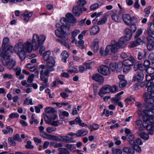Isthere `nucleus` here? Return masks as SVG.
I'll return each mask as SVG.
<instances>
[{"label": "nucleus", "instance_id": "nucleus-1", "mask_svg": "<svg viewBox=\"0 0 154 154\" xmlns=\"http://www.w3.org/2000/svg\"><path fill=\"white\" fill-rule=\"evenodd\" d=\"M46 38V37L43 35H41L39 36L37 34H34L32 39V44L28 41L26 42L24 44L21 42L17 43L14 47V51L17 54L20 59L23 60L25 58V52H31L32 48L34 50H37L44 42Z\"/></svg>", "mask_w": 154, "mask_h": 154}, {"label": "nucleus", "instance_id": "nucleus-2", "mask_svg": "<svg viewBox=\"0 0 154 154\" xmlns=\"http://www.w3.org/2000/svg\"><path fill=\"white\" fill-rule=\"evenodd\" d=\"M132 32L130 29H126L125 30V35L121 37L118 42L115 40H112L110 45L106 46L105 51L101 47L100 51V54L105 56L117 52L125 43L131 39L132 37Z\"/></svg>", "mask_w": 154, "mask_h": 154}, {"label": "nucleus", "instance_id": "nucleus-3", "mask_svg": "<svg viewBox=\"0 0 154 154\" xmlns=\"http://www.w3.org/2000/svg\"><path fill=\"white\" fill-rule=\"evenodd\" d=\"M66 17L67 20L64 17L62 18L60 22L62 25L60 26V33L65 35L66 34L67 31L69 30L70 27L73 26L72 24L76 23V20L73 16L70 13H68L66 15Z\"/></svg>", "mask_w": 154, "mask_h": 154}, {"label": "nucleus", "instance_id": "nucleus-4", "mask_svg": "<svg viewBox=\"0 0 154 154\" xmlns=\"http://www.w3.org/2000/svg\"><path fill=\"white\" fill-rule=\"evenodd\" d=\"M55 35L58 37L60 38L61 39H57L56 41L59 42L61 43L64 45L68 49H70L71 47L70 45H69L65 41L68 39V38L65 35L60 33V31L58 30H56L55 31Z\"/></svg>", "mask_w": 154, "mask_h": 154}, {"label": "nucleus", "instance_id": "nucleus-5", "mask_svg": "<svg viewBox=\"0 0 154 154\" xmlns=\"http://www.w3.org/2000/svg\"><path fill=\"white\" fill-rule=\"evenodd\" d=\"M122 18L125 23L128 26H130L133 22L134 23L137 22V18L134 17H131L128 14H123Z\"/></svg>", "mask_w": 154, "mask_h": 154}, {"label": "nucleus", "instance_id": "nucleus-6", "mask_svg": "<svg viewBox=\"0 0 154 154\" xmlns=\"http://www.w3.org/2000/svg\"><path fill=\"white\" fill-rule=\"evenodd\" d=\"M150 64V62L148 60H144L143 65L142 64L136 63L134 65V70L135 71H136L138 69L141 70H145L146 69V68L149 66Z\"/></svg>", "mask_w": 154, "mask_h": 154}, {"label": "nucleus", "instance_id": "nucleus-7", "mask_svg": "<svg viewBox=\"0 0 154 154\" xmlns=\"http://www.w3.org/2000/svg\"><path fill=\"white\" fill-rule=\"evenodd\" d=\"M2 49V51L1 54V57L3 58H6V60L9 59L10 57V54L12 53L13 47L10 46Z\"/></svg>", "mask_w": 154, "mask_h": 154}, {"label": "nucleus", "instance_id": "nucleus-8", "mask_svg": "<svg viewBox=\"0 0 154 154\" xmlns=\"http://www.w3.org/2000/svg\"><path fill=\"white\" fill-rule=\"evenodd\" d=\"M138 69L137 71V74L134 75L133 78V80L134 81H137L138 82H142L144 77V74L143 71Z\"/></svg>", "mask_w": 154, "mask_h": 154}, {"label": "nucleus", "instance_id": "nucleus-9", "mask_svg": "<svg viewBox=\"0 0 154 154\" xmlns=\"http://www.w3.org/2000/svg\"><path fill=\"white\" fill-rule=\"evenodd\" d=\"M135 105L138 109L139 111L138 112V114L139 115H143L144 114L146 115L148 113V112L151 111L149 109L148 110L145 109L143 105L139 102H136Z\"/></svg>", "mask_w": 154, "mask_h": 154}, {"label": "nucleus", "instance_id": "nucleus-10", "mask_svg": "<svg viewBox=\"0 0 154 154\" xmlns=\"http://www.w3.org/2000/svg\"><path fill=\"white\" fill-rule=\"evenodd\" d=\"M147 48L149 51H152L154 49V38L149 36L147 38Z\"/></svg>", "mask_w": 154, "mask_h": 154}, {"label": "nucleus", "instance_id": "nucleus-11", "mask_svg": "<svg viewBox=\"0 0 154 154\" xmlns=\"http://www.w3.org/2000/svg\"><path fill=\"white\" fill-rule=\"evenodd\" d=\"M129 58L123 61L122 63V65H126L132 66L135 62V59L134 57L131 55L129 56Z\"/></svg>", "mask_w": 154, "mask_h": 154}, {"label": "nucleus", "instance_id": "nucleus-12", "mask_svg": "<svg viewBox=\"0 0 154 154\" xmlns=\"http://www.w3.org/2000/svg\"><path fill=\"white\" fill-rule=\"evenodd\" d=\"M98 72L103 75H108L110 74V70L108 66H102L98 69Z\"/></svg>", "mask_w": 154, "mask_h": 154}, {"label": "nucleus", "instance_id": "nucleus-13", "mask_svg": "<svg viewBox=\"0 0 154 154\" xmlns=\"http://www.w3.org/2000/svg\"><path fill=\"white\" fill-rule=\"evenodd\" d=\"M5 63H4V61L2 62V63L4 65L7 66V68L8 69H12L15 66V61L12 59H7L5 60Z\"/></svg>", "mask_w": 154, "mask_h": 154}, {"label": "nucleus", "instance_id": "nucleus-14", "mask_svg": "<svg viewBox=\"0 0 154 154\" xmlns=\"http://www.w3.org/2000/svg\"><path fill=\"white\" fill-rule=\"evenodd\" d=\"M109 89V85L104 86L99 91L98 95L101 97H103V94L109 93L110 92Z\"/></svg>", "mask_w": 154, "mask_h": 154}, {"label": "nucleus", "instance_id": "nucleus-15", "mask_svg": "<svg viewBox=\"0 0 154 154\" xmlns=\"http://www.w3.org/2000/svg\"><path fill=\"white\" fill-rule=\"evenodd\" d=\"M55 62L53 57H50V60H48L47 62V69H50V71H52L54 70L53 67L54 66Z\"/></svg>", "mask_w": 154, "mask_h": 154}, {"label": "nucleus", "instance_id": "nucleus-16", "mask_svg": "<svg viewBox=\"0 0 154 154\" xmlns=\"http://www.w3.org/2000/svg\"><path fill=\"white\" fill-rule=\"evenodd\" d=\"M92 79L102 84L104 82V79L103 77L99 74H94L92 76Z\"/></svg>", "mask_w": 154, "mask_h": 154}, {"label": "nucleus", "instance_id": "nucleus-17", "mask_svg": "<svg viewBox=\"0 0 154 154\" xmlns=\"http://www.w3.org/2000/svg\"><path fill=\"white\" fill-rule=\"evenodd\" d=\"M54 148H58V150L59 151L58 154H69V152L67 149L65 148H61V145H52Z\"/></svg>", "mask_w": 154, "mask_h": 154}, {"label": "nucleus", "instance_id": "nucleus-18", "mask_svg": "<svg viewBox=\"0 0 154 154\" xmlns=\"http://www.w3.org/2000/svg\"><path fill=\"white\" fill-rule=\"evenodd\" d=\"M143 120L144 122L146 123L149 122L151 123H154V116L145 115L143 117Z\"/></svg>", "mask_w": 154, "mask_h": 154}, {"label": "nucleus", "instance_id": "nucleus-19", "mask_svg": "<svg viewBox=\"0 0 154 154\" xmlns=\"http://www.w3.org/2000/svg\"><path fill=\"white\" fill-rule=\"evenodd\" d=\"M60 139V141L67 143H73L76 141L72 137H69L67 136H61Z\"/></svg>", "mask_w": 154, "mask_h": 154}, {"label": "nucleus", "instance_id": "nucleus-20", "mask_svg": "<svg viewBox=\"0 0 154 154\" xmlns=\"http://www.w3.org/2000/svg\"><path fill=\"white\" fill-rule=\"evenodd\" d=\"M99 41L97 39H95L92 43L91 45V48L95 52H97L99 50Z\"/></svg>", "mask_w": 154, "mask_h": 154}, {"label": "nucleus", "instance_id": "nucleus-21", "mask_svg": "<svg viewBox=\"0 0 154 154\" xmlns=\"http://www.w3.org/2000/svg\"><path fill=\"white\" fill-rule=\"evenodd\" d=\"M81 9V7L77 6H74L72 9L73 13L75 16H79L82 13Z\"/></svg>", "mask_w": 154, "mask_h": 154}, {"label": "nucleus", "instance_id": "nucleus-22", "mask_svg": "<svg viewBox=\"0 0 154 154\" xmlns=\"http://www.w3.org/2000/svg\"><path fill=\"white\" fill-rule=\"evenodd\" d=\"M32 15V13L28 12L27 11H25L24 14L21 16L22 19L25 21L26 22L29 20L30 17Z\"/></svg>", "mask_w": 154, "mask_h": 154}, {"label": "nucleus", "instance_id": "nucleus-23", "mask_svg": "<svg viewBox=\"0 0 154 154\" xmlns=\"http://www.w3.org/2000/svg\"><path fill=\"white\" fill-rule=\"evenodd\" d=\"M124 152L128 154H134L135 151L133 146L124 147L123 149Z\"/></svg>", "mask_w": 154, "mask_h": 154}, {"label": "nucleus", "instance_id": "nucleus-24", "mask_svg": "<svg viewBox=\"0 0 154 154\" xmlns=\"http://www.w3.org/2000/svg\"><path fill=\"white\" fill-rule=\"evenodd\" d=\"M124 92L122 91L116 94L115 97H112L111 99L112 102L113 103H117L118 101H120L121 99L120 95L123 94Z\"/></svg>", "mask_w": 154, "mask_h": 154}, {"label": "nucleus", "instance_id": "nucleus-25", "mask_svg": "<svg viewBox=\"0 0 154 154\" xmlns=\"http://www.w3.org/2000/svg\"><path fill=\"white\" fill-rule=\"evenodd\" d=\"M88 131L85 129H82L78 130L76 132V136L80 137L84 136L87 134Z\"/></svg>", "mask_w": 154, "mask_h": 154}, {"label": "nucleus", "instance_id": "nucleus-26", "mask_svg": "<svg viewBox=\"0 0 154 154\" xmlns=\"http://www.w3.org/2000/svg\"><path fill=\"white\" fill-rule=\"evenodd\" d=\"M9 43V39L8 37L4 38L3 39L2 46V49H4L10 46L8 45Z\"/></svg>", "mask_w": 154, "mask_h": 154}, {"label": "nucleus", "instance_id": "nucleus-27", "mask_svg": "<svg viewBox=\"0 0 154 154\" xmlns=\"http://www.w3.org/2000/svg\"><path fill=\"white\" fill-rule=\"evenodd\" d=\"M149 28L148 29L147 32L149 35L154 34V23H150L148 25Z\"/></svg>", "mask_w": 154, "mask_h": 154}, {"label": "nucleus", "instance_id": "nucleus-28", "mask_svg": "<svg viewBox=\"0 0 154 154\" xmlns=\"http://www.w3.org/2000/svg\"><path fill=\"white\" fill-rule=\"evenodd\" d=\"M110 14L111 18L113 20L117 22H119L120 21V18L119 15L116 14L115 11H111Z\"/></svg>", "mask_w": 154, "mask_h": 154}, {"label": "nucleus", "instance_id": "nucleus-29", "mask_svg": "<svg viewBox=\"0 0 154 154\" xmlns=\"http://www.w3.org/2000/svg\"><path fill=\"white\" fill-rule=\"evenodd\" d=\"M100 29L97 26H93L90 30V34L91 35H95L99 32Z\"/></svg>", "mask_w": 154, "mask_h": 154}, {"label": "nucleus", "instance_id": "nucleus-30", "mask_svg": "<svg viewBox=\"0 0 154 154\" xmlns=\"http://www.w3.org/2000/svg\"><path fill=\"white\" fill-rule=\"evenodd\" d=\"M61 60L62 62L64 63L66 62V59L69 56V54L66 51H63L61 54Z\"/></svg>", "mask_w": 154, "mask_h": 154}, {"label": "nucleus", "instance_id": "nucleus-31", "mask_svg": "<svg viewBox=\"0 0 154 154\" xmlns=\"http://www.w3.org/2000/svg\"><path fill=\"white\" fill-rule=\"evenodd\" d=\"M146 56V52H139L137 55V59L140 60H144Z\"/></svg>", "mask_w": 154, "mask_h": 154}, {"label": "nucleus", "instance_id": "nucleus-32", "mask_svg": "<svg viewBox=\"0 0 154 154\" xmlns=\"http://www.w3.org/2000/svg\"><path fill=\"white\" fill-rule=\"evenodd\" d=\"M51 54V52L50 51H48L42 54L44 60L45 61H47L50 60L49 57Z\"/></svg>", "mask_w": 154, "mask_h": 154}, {"label": "nucleus", "instance_id": "nucleus-33", "mask_svg": "<svg viewBox=\"0 0 154 154\" xmlns=\"http://www.w3.org/2000/svg\"><path fill=\"white\" fill-rule=\"evenodd\" d=\"M42 71L40 72V78L41 80L45 83L46 84L48 82V77L43 75Z\"/></svg>", "mask_w": 154, "mask_h": 154}, {"label": "nucleus", "instance_id": "nucleus-34", "mask_svg": "<svg viewBox=\"0 0 154 154\" xmlns=\"http://www.w3.org/2000/svg\"><path fill=\"white\" fill-rule=\"evenodd\" d=\"M56 111L54 108L50 107L46 108L45 110V113H50L51 114L54 113Z\"/></svg>", "mask_w": 154, "mask_h": 154}, {"label": "nucleus", "instance_id": "nucleus-35", "mask_svg": "<svg viewBox=\"0 0 154 154\" xmlns=\"http://www.w3.org/2000/svg\"><path fill=\"white\" fill-rule=\"evenodd\" d=\"M138 134H139L140 137L142 139L144 140H147L149 138V135L146 133L143 132H138Z\"/></svg>", "mask_w": 154, "mask_h": 154}, {"label": "nucleus", "instance_id": "nucleus-36", "mask_svg": "<svg viewBox=\"0 0 154 154\" xmlns=\"http://www.w3.org/2000/svg\"><path fill=\"white\" fill-rule=\"evenodd\" d=\"M6 130H2V131L4 134H12L13 133V130L12 128L7 127H6Z\"/></svg>", "mask_w": 154, "mask_h": 154}, {"label": "nucleus", "instance_id": "nucleus-37", "mask_svg": "<svg viewBox=\"0 0 154 154\" xmlns=\"http://www.w3.org/2000/svg\"><path fill=\"white\" fill-rule=\"evenodd\" d=\"M143 126L144 128H145L148 131H154V125L152 124H148L145 126L143 123Z\"/></svg>", "mask_w": 154, "mask_h": 154}, {"label": "nucleus", "instance_id": "nucleus-38", "mask_svg": "<svg viewBox=\"0 0 154 154\" xmlns=\"http://www.w3.org/2000/svg\"><path fill=\"white\" fill-rule=\"evenodd\" d=\"M23 103L25 105H32L33 104L34 102H33L32 99H29V97H27L24 101Z\"/></svg>", "mask_w": 154, "mask_h": 154}, {"label": "nucleus", "instance_id": "nucleus-39", "mask_svg": "<svg viewBox=\"0 0 154 154\" xmlns=\"http://www.w3.org/2000/svg\"><path fill=\"white\" fill-rule=\"evenodd\" d=\"M130 144H142V142L141 140L139 138L137 139L136 140H131L130 142Z\"/></svg>", "mask_w": 154, "mask_h": 154}, {"label": "nucleus", "instance_id": "nucleus-40", "mask_svg": "<svg viewBox=\"0 0 154 154\" xmlns=\"http://www.w3.org/2000/svg\"><path fill=\"white\" fill-rule=\"evenodd\" d=\"M127 84V82L125 80H120L119 84V86L121 88L125 87Z\"/></svg>", "mask_w": 154, "mask_h": 154}, {"label": "nucleus", "instance_id": "nucleus-41", "mask_svg": "<svg viewBox=\"0 0 154 154\" xmlns=\"http://www.w3.org/2000/svg\"><path fill=\"white\" fill-rule=\"evenodd\" d=\"M61 136H55L51 135L49 140H54L57 141H60Z\"/></svg>", "mask_w": 154, "mask_h": 154}, {"label": "nucleus", "instance_id": "nucleus-42", "mask_svg": "<svg viewBox=\"0 0 154 154\" xmlns=\"http://www.w3.org/2000/svg\"><path fill=\"white\" fill-rule=\"evenodd\" d=\"M40 135L44 138L48 139L49 140V138L51 136V135L47 134L44 131L41 132L40 133Z\"/></svg>", "mask_w": 154, "mask_h": 154}, {"label": "nucleus", "instance_id": "nucleus-43", "mask_svg": "<svg viewBox=\"0 0 154 154\" xmlns=\"http://www.w3.org/2000/svg\"><path fill=\"white\" fill-rule=\"evenodd\" d=\"M60 122L61 121L60 120L53 121V122L51 121L50 125H52L55 127H57L59 125H61L62 124V123Z\"/></svg>", "mask_w": 154, "mask_h": 154}, {"label": "nucleus", "instance_id": "nucleus-44", "mask_svg": "<svg viewBox=\"0 0 154 154\" xmlns=\"http://www.w3.org/2000/svg\"><path fill=\"white\" fill-rule=\"evenodd\" d=\"M3 78L5 79H10L12 78V75L11 74L5 73L2 74Z\"/></svg>", "mask_w": 154, "mask_h": 154}, {"label": "nucleus", "instance_id": "nucleus-45", "mask_svg": "<svg viewBox=\"0 0 154 154\" xmlns=\"http://www.w3.org/2000/svg\"><path fill=\"white\" fill-rule=\"evenodd\" d=\"M56 128L53 127H49L46 129L47 132L49 133H51L53 132H54L56 131Z\"/></svg>", "mask_w": 154, "mask_h": 154}, {"label": "nucleus", "instance_id": "nucleus-46", "mask_svg": "<svg viewBox=\"0 0 154 154\" xmlns=\"http://www.w3.org/2000/svg\"><path fill=\"white\" fill-rule=\"evenodd\" d=\"M107 20V18L106 17H103L98 21L97 24L98 25H102L105 23Z\"/></svg>", "mask_w": 154, "mask_h": 154}, {"label": "nucleus", "instance_id": "nucleus-47", "mask_svg": "<svg viewBox=\"0 0 154 154\" xmlns=\"http://www.w3.org/2000/svg\"><path fill=\"white\" fill-rule=\"evenodd\" d=\"M122 150L119 149H112V154H122Z\"/></svg>", "mask_w": 154, "mask_h": 154}, {"label": "nucleus", "instance_id": "nucleus-48", "mask_svg": "<svg viewBox=\"0 0 154 154\" xmlns=\"http://www.w3.org/2000/svg\"><path fill=\"white\" fill-rule=\"evenodd\" d=\"M113 112L112 111H109L106 109H104L103 114H105L106 117H108L110 115H113Z\"/></svg>", "mask_w": 154, "mask_h": 154}, {"label": "nucleus", "instance_id": "nucleus-49", "mask_svg": "<svg viewBox=\"0 0 154 154\" xmlns=\"http://www.w3.org/2000/svg\"><path fill=\"white\" fill-rule=\"evenodd\" d=\"M86 4V2L85 0H79L77 2L78 6L81 7Z\"/></svg>", "mask_w": 154, "mask_h": 154}, {"label": "nucleus", "instance_id": "nucleus-50", "mask_svg": "<svg viewBox=\"0 0 154 154\" xmlns=\"http://www.w3.org/2000/svg\"><path fill=\"white\" fill-rule=\"evenodd\" d=\"M146 72L149 74H153L154 73V68L151 67H149L146 69Z\"/></svg>", "mask_w": 154, "mask_h": 154}, {"label": "nucleus", "instance_id": "nucleus-51", "mask_svg": "<svg viewBox=\"0 0 154 154\" xmlns=\"http://www.w3.org/2000/svg\"><path fill=\"white\" fill-rule=\"evenodd\" d=\"M109 88L110 92L115 93L118 90V87L116 85H113L112 87L109 86Z\"/></svg>", "mask_w": 154, "mask_h": 154}, {"label": "nucleus", "instance_id": "nucleus-52", "mask_svg": "<svg viewBox=\"0 0 154 154\" xmlns=\"http://www.w3.org/2000/svg\"><path fill=\"white\" fill-rule=\"evenodd\" d=\"M19 115L17 113L13 112L10 115L9 119L10 120L14 118H18L19 117Z\"/></svg>", "mask_w": 154, "mask_h": 154}, {"label": "nucleus", "instance_id": "nucleus-53", "mask_svg": "<svg viewBox=\"0 0 154 154\" xmlns=\"http://www.w3.org/2000/svg\"><path fill=\"white\" fill-rule=\"evenodd\" d=\"M122 67L123 68V72H126L127 71L130 70L131 68V66H128L127 65H122Z\"/></svg>", "mask_w": 154, "mask_h": 154}, {"label": "nucleus", "instance_id": "nucleus-54", "mask_svg": "<svg viewBox=\"0 0 154 154\" xmlns=\"http://www.w3.org/2000/svg\"><path fill=\"white\" fill-rule=\"evenodd\" d=\"M43 106L41 104H39L35 107V112L37 113H39L40 112V109L43 108Z\"/></svg>", "mask_w": 154, "mask_h": 154}, {"label": "nucleus", "instance_id": "nucleus-55", "mask_svg": "<svg viewBox=\"0 0 154 154\" xmlns=\"http://www.w3.org/2000/svg\"><path fill=\"white\" fill-rule=\"evenodd\" d=\"M80 32L79 30L78 29H75L71 33L72 38H75V37Z\"/></svg>", "mask_w": 154, "mask_h": 154}, {"label": "nucleus", "instance_id": "nucleus-56", "mask_svg": "<svg viewBox=\"0 0 154 154\" xmlns=\"http://www.w3.org/2000/svg\"><path fill=\"white\" fill-rule=\"evenodd\" d=\"M134 40L138 45H140L143 42V40L140 37H134Z\"/></svg>", "mask_w": 154, "mask_h": 154}, {"label": "nucleus", "instance_id": "nucleus-57", "mask_svg": "<svg viewBox=\"0 0 154 154\" xmlns=\"http://www.w3.org/2000/svg\"><path fill=\"white\" fill-rule=\"evenodd\" d=\"M109 67L110 69L112 71L114 72L116 70V65L115 63H111L110 64Z\"/></svg>", "mask_w": 154, "mask_h": 154}, {"label": "nucleus", "instance_id": "nucleus-58", "mask_svg": "<svg viewBox=\"0 0 154 154\" xmlns=\"http://www.w3.org/2000/svg\"><path fill=\"white\" fill-rule=\"evenodd\" d=\"M34 78V75L33 74H32L30 75L28 78L27 82L29 83H31L32 82Z\"/></svg>", "mask_w": 154, "mask_h": 154}, {"label": "nucleus", "instance_id": "nucleus-59", "mask_svg": "<svg viewBox=\"0 0 154 154\" xmlns=\"http://www.w3.org/2000/svg\"><path fill=\"white\" fill-rule=\"evenodd\" d=\"M146 81L147 82L149 81H152L154 80V75L151 76L150 75H146Z\"/></svg>", "mask_w": 154, "mask_h": 154}, {"label": "nucleus", "instance_id": "nucleus-60", "mask_svg": "<svg viewBox=\"0 0 154 154\" xmlns=\"http://www.w3.org/2000/svg\"><path fill=\"white\" fill-rule=\"evenodd\" d=\"M136 23H134L133 22L131 25L130 28L132 32H134L136 30L137 28L135 25Z\"/></svg>", "mask_w": 154, "mask_h": 154}, {"label": "nucleus", "instance_id": "nucleus-61", "mask_svg": "<svg viewBox=\"0 0 154 154\" xmlns=\"http://www.w3.org/2000/svg\"><path fill=\"white\" fill-rule=\"evenodd\" d=\"M151 6H149L147 8H145L144 10V11L146 13V16H148L149 14L150 13V10L151 9Z\"/></svg>", "mask_w": 154, "mask_h": 154}, {"label": "nucleus", "instance_id": "nucleus-62", "mask_svg": "<svg viewBox=\"0 0 154 154\" xmlns=\"http://www.w3.org/2000/svg\"><path fill=\"white\" fill-rule=\"evenodd\" d=\"M138 44L134 40V41L131 42L130 43L129 46L130 48H132L136 47L138 45Z\"/></svg>", "mask_w": 154, "mask_h": 154}, {"label": "nucleus", "instance_id": "nucleus-63", "mask_svg": "<svg viewBox=\"0 0 154 154\" xmlns=\"http://www.w3.org/2000/svg\"><path fill=\"white\" fill-rule=\"evenodd\" d=\"M99 6V5L97 3H96L92 5L90 8L91 10H94L98 8Z\"/></svg>", "mask_w": 154, "mask_h": 154}, {"label": "nucleus", "instance_id": "nucleus-64", "mask_svg": "<svg viewBox=\"0 0 154 154\" xmlns=\"http://www.w3.org/2000/svg\"><path fill=\"white\" fill-rule=\"evenodd\" d=\"M149 58L152 60V63H154V53H153L151 52L149 54Z\"/></svg>", "mask_w": 154, "mask_h": 154}]
</instances>
